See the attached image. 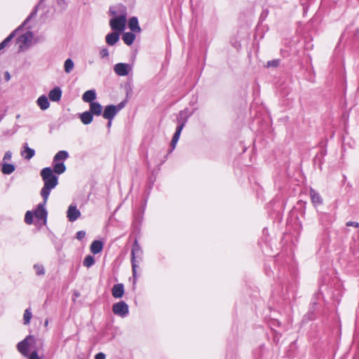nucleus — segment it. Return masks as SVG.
<instances>
[{
    "mask_svg": "<svg viewBox=\"0 0 359 359\" xmlns=\"http://www.w3.org/2000/svg\"><path fill=\"white\" fill-rule=\"evenodd\" d=\"M74 67V61L71 58H68L65 61L64 69L67 74H69Z\"/></svg>",
    "mask_w": 359,
    "mask_h": 359,
    "instance_id": "35",
    "label": "nucleus"
},
{
    "mask_svg": "<svg viewBox=\"0 0 359 359\" xmlns=\"http://www.w3.org/2000/svg\"><path fill=\"white\" fill-rule=\"evenodd\" d=\"M126 102V100L122 101L120 103H118L117 105H115V107L117 109V113H118V111L120 110H121L125 107Z\"/></svg>",
    "mask_w": 359,
    "mask_h": 359,
    "instance_id": "46",
    "label": "nucleus"
},
{
    "mask_svg": "<svg viewBox=\"0 0 359 359\" xmlns=\"http://www.w3.org/2000/svg\"><path fill=\"white\" fill-rule=\"evenodd\" d=\"M269 10L268 8H263L261 14H260V16H259V21L260 22H263L266 20V18H267L268 15H269Z\"/></svg>",
    "mask_w": 359,
    "mask_h": 359,
    "instance_id": "41",
    "label": "nucleus"
},
{
    "mask_svg": "<svg viewBox=\"0 0 359 359\" xmlns=\"http://www.w3.org/2000/svg\"><path fill=\"white\" fill-rule=\"evenodd\" d=\"M81 215V211L77 208L74 203H72L68 207L67 211V217L70 222L77 220Z\"/></svg>",
    "mask_w": 359,
    "mask_h": 359,
    "instance_id": "11",
    "label": "nucleus"
},
{
    "mask_svg": "<svg viewBox=\"0 0 359 359\" xmlns=\"http://www.w3.org/2000/svg\"><path fill=\"white\" fill-rule=\"evenodd\" d=\"M124 292V285L123 283L115 284L111 288V294L115 299L122 298Z\"/></svg>",
    "mask_w": 359,
    "mask_h": 359,
    "instance_id": "17",
    "label": "nucleus"
},
{
    "mask_svg": "<svg viewBox=\"0 0 359 359\" xmlns=\"http://www.w3.org/2000/svg\"><path fill=\"white\" fill-rule=\"evenodd\" d=\"M102 249L103 243L100 240L93 241L90 247V252L94 255L101 252Z\"/></svg>",
    "mask_w": 359,
    "mask_h": 359,
    "instance_id": "27",
    "label": "nucleus"
},
{
    "mask_svg": "<svg viewBox=\"0 0 359 359\" xmlns=\"http://www.w3.org/2000/svg\"><path fill=\"white\" fill-rule=\"evenodd\" d=\"M134 33L135 32H125L123 34L122 39L126 45L130 46L133 43V42L135 39V34Z\"/></svg>",
    "mask_w": 359,
    "mask_h": 359,
    "instance_id": "31",
    "label": "nucleus"
},
{
    "mask_svg": "<svg viewBox=\"0 0 359 359\" xmlns=\"http://www.w3.org/2000/svg\"><path fill=\"white\" fill-rule=\"evenodd\" d=\"M45 1L46 0H39V3L34 6L32 12L22 22V25H26L33 18L36 16L37 13L40 8H43L45 7Z\"/></svg>",
    "mask_w": 359,
    "mask_h": 359,
    "instance_id": "15",
    "label": "nucleus"
},
{
    "mask_svg": "<svg viewBox=\"0 0 359 359\" xmlns=\"http://www.w3.org/2000/svg\"><path fill=\"white\" fill-rule=\"evenodd\" d=\"M47 203V201H44L43 199V202L39 203L34 212V216L41 220H44L46 222L47 220V216H48V212L46 209L45 208V205Z\"/></svg>",
    "mask_w": 359,
    "mask_h": 359,
    "instance_id": "12",
    "label": "nucleus"
},
{
    "mask_svg": "<svg viewBox=\"0 0 359 359\" xmlns=\"http://www.w3.org/2000/svg\"><path fill=\"white\" fill-rule=\"evenodd\" d=\"M25 25H22V23L14 31H13L5 39L0 43V47L4 49L10 43L12 39L15 36L16 33L22 29Z\"/></svg>",
    "mask_w": 359,
    "mask_h": 359,
    "instance_id": "22",
    "label": "nucleus"
},
{
    "mask_svg": "<svg viewBox=\"0 0 359 359\" xmlns=\"http://www.w3.org/2000/svg\"><path fill=\"white\" fill-rule=\"evenodd\" d=\"M62 91L59 86L55 87L48 94L49 99L53 102H59L62 97Z\"/></svg>",
    "mask_w": 359,
    "mask_h": 359,
    "instance_id": "19",
    "label": "nucleus"
},
{
    "mask_svg": "<svg viewBox=\"0 0 359 359\" xmlns=\"http://www.w3.org/2000/svg\"><path fill=\"white\" fill-rule=\"evenodd\" d=\"M120 34V32L114 31L109 33L105 37L106 43L109 46L115 45L119 40Z\"/></svg>",
    "mask_w": 359,
    "mask_h": 359,
    "instance_id": "21",
    "label": "nucleus"
},
{
    "mask_svg": "<svg viewBox=\"0 0 359 359\" xmlns=\"http://www.w3.org/2000/svg\"><path fill=\"white\" fill-rule=\"evenodd\" d=\"M264 269L265 274L267 276L271 277V276H273L274 273H273V270L271 269V265H269V264H267V263L264 264Z\"/></svg>",
    "mask_w": 359,
    "mask_h": 359,
    "instance_id": "40",
    "label": "nucleus"
},
{
    "mask_svg": "<svg viewBox=\"0 0 359 359\" xmlns=\"http://www.w3.org/2000/svg\"><path fill=\"white\" fill-rule=\"evenodd\" d=\"M94 359H106V355L102 352H99L95 354Z\"/></svg>",
    "mask_w": 359,
    "mask_h": 359,
    "instance_id": "47",
    "label": "nucleus"
},
{
    "mask_svg": "<svg viewBox=\"0 0 359 359\" xmlns=\"http://www.w3.org/2000/svg\"><path fill=\"white\" fill-rule=\"evenodd\" d=\"M69 157V154L67 151L62 150L58 151L53 157V161H65Z\"/></svg>",
    "mask_w": 359,
    "mask_h": 359,
    "instance_id": "34",
    "label": "nucleus"
},
{
    "mask_svg": "<svg viewBox=\"0 0 359 359\" xmlns=\"http://www.w3.org/2000/svg\"><path fill=\"white\" fill-rule=\"evenodd\" d=\"M128 27L131 32L139 33L141 32V27L139 25L138 19L137 17H132L128 21Z\"/></svg>",
    "mask_w": 359,
    "mask_h": 359,
    "instance_id": "24",
    "label": "nucleus"
},
{
    "mask_svg": "<svg viewBox=\"0 0 359 359\" xmlns=\"http://www.w3.org/2000/svg\"><path fill=\"white\" fill-rule=\"evenodd\" d=\"M31 337V336H27L26 338H25L22 341H20L18 345L17 348L18 351L24 356H28L29 355V338Z\"/></svg>",
    "mask_w": 359,
    "mask_h": 359,
    "instance_id": "16",
    "label": "nucleus"
},
{
    "mask_svg": "<svg viewBox=\"0 0 359 359\" xmlns=\"http://www.w3.org/2000/svg\"><path fill=\"white\" fill-rule=\"evenodd\" d=\"M183 130V128L177 126L175 132L172 136L171 142H170V149L168 151V154L172 152V151L175 149L176 144L180 139L181 133Z\"/></svg>",
    "mask_w": 359,
    "mask_h": 359,
    "instance_id": "18",
    "label": "nucleus"
},
{
    "mask_svg": "<svg viewBox=\"0 0 359 359\" xmlns=\"http://www.w3.org/2000/svg\"><path fill=\"white\" fill-rule=\"evenodd\" d=\"M57 4L65 8L66 6L65 0H57Z\"/></svg>",
    "mask_w": 359,
    "mask_h": 359,
    "instance_id": "51",
    "label": "nucleus"
},
{
    "mask_svg": "<svg viewBox=\"0 0 359 359\" xmlns=\"http://www.w3.org/2000/svg\"><path fill=\"white\" fill-rule=\"evenodd\" d=\"M280 63V60H269L267 62V66L268 67H278V65Z\"/></svg>",
    "mask_w": 359,
    "mask_h": 359,
    "instance_id": "43",
    "label": "nucleus"
},
{
    "mask_svg": "<svg viewBox=\"0 0 359 359\" xmlns=\"http://www.w3.org/2000/svg\"><path fill=\"white\" fill-rule=\"evenodd\" d=\"M89 111L91 112V114L93 116H99L101 114H102V109L103 107L102 104L98 102H93L89 104Z\"/></svg>",
    "mask_w": 359,
    "mask_h": 359,
    "instance_id": "20",
    "label": "nucleus"
},
{
    "mask_svg": "<svg viewBox=\"0 0 359 359\" xmlns=\"http://www.w3.org/2000/svg\"><path fill=\"white\" fill-rule=\"evenodd\" d=\"M29 359H40L36 351H34L29 355Z\"/></svg>",
    "mask_w": 359,
    "mask_h": 359,
    "instance_id": "48",
    "label": "nucleus"
},
{
    "mask_svg": "<svg viewBox=\"0 0 359 359\" xmlns=\"http://www.w3.org/2000/svg\"><path fill=\"white\" fill-rule=\"evenodd\" d=\"M32 317V313L31 308L26 309L25 311L24 315H23L24 324L25 325L29 324Z\"/></svg>",
    "mask_w": 359,
    "mask_h": 359,
    "instance_id": "37",
    "label": "nucleus"
},
{
    "mask_svg": "<svg viewBox=\"0 0 359 359\" xmlns=\"http://www.w3.org/2000/svg\"><path fill=\"white\" fill-rule=\"evenodd\" d=\"M66 165L63 162L53 161V172L57 175H61L66 171Z\"/></svg>",
    "mask_w": 359,
    "mask_h": 359,
    "instance_id": "26",
    "label": "nucleus"
},
{
    "mask_svg": "<svg viewBox=\"0 0 359 359\" xmlns=\"http://www.w3.org/2000/svg\"><path fill=\"white\" fill-rule=\"evenodd\" d=\"M112 312L116 316L125 318L129 314V306L124 301H120L112 305Z\"/></svg>",
    "mask_w": 359,
    "mask_h": 359,
    "instance_id": "8",
    "label": "nucleus"
},
{
    "mask_svg": "<svg viewBox=\"0 0 359 359\" xmlns=\"http://www.w3.org/2000/svg\"><path fill=\"white\" fill-rule=\"evenodd\" d=\"M37 105L39 108L44 111L49 108L50 102L48 97L45 95H42L36 100Z\"/></svg>",
    "mask_w": 359,
    "mask_h": 359,
    "instance_id": "28",
    "label": "nucleus"
},
{
    "mask_svg": "<svg viewBox=\"0 0 359 359\" xmlns=\"http://www.w3.org/2000/svg\"><path fill=\"white\" fill-rule=\"evenodd\" d=\"M34 215L29 210L27 211L25 215V222L27 224H32L33 223Z\"/></svg>",
    "mask_w": 359,
    "mask_h": 359,
    "instance_id": "39",
    "label": "nucleus"
},
{
    "mask_svg": "<svg viewBox=\"0 0 359 359\" xmlns=\"http://www.w3.org/2000/svg\"><path fill=\"white\" fill-rule=\"evenodd\" d=\"M323 163L320 161V168L321 169V165H322Z\"/></svg>",
    "mask_w": 359,
    "mask_h": 359,
    "instance_id": "56",
    "label": "nucleus"
},
{
    "mask_svg": "<svg viewBox=\"0 0 359 359\" xmlns=\"http://www.w3.org/2000/svg\"><path fill=\"white\" fill-rule=\"evenodd\" d=\"M111 121H108V123H107V128H110L111 126Z\"/></svg>",
    "mask_w": 359,
    "mask_h": 359,
    "instance_id": "53",
    "label": "nucleus"
},
{
    "mask_svg": "<svg viewBox=\"0 0 359 359\" xmlns=\"http://www.w3.org/2000/svg\"><path fill=\"white\" fill-rule=\"evenodd\" d=\"M267 229L266 228L263 229V232L266 233Z\"/></svg>",
    "mask_w": 359,
    "mask_h": 359,
    "instance_id": "54",
    "label": "nucleus"
},
{
    "mask_svg": "<svg viewBox=\"0 0 359 359\" xmlns=\"http://www.w3.org/2000/svg\"><path fill=\"white\" fill-rule=\"evenodd\" d=\"M33 33L31 31H27L25 34L20 36L17 41L19 43H22L25 45L28 44L29 42H31L32 38H33Z\"/></svg>",
    "mask_w": 359,
    "mask_h": 359,
    "instance_id": "29",
    "label": "nucleus"
},
{
    "mask_svg": "<svg viewBox=\"0 0 359 359\" xmlns=\"http://www.w3.org/2000/svg\"><path fill=\"white\" fill-rule=\"evenodd\" d=\"M2 50V48L0 47V51Z\"/></svg>",
    "mask_w": 359,
    "mask_h": 359,
    "instance_id": "59",
    "label": "nucleus"
},
{
    "mask_svg": "<svg viewBox=\"0 0 359 359\" xmlns=\"http://www.w3.org/2000/svg\"><path fill=\"white\" fill-rule=\"evenodd\" d=\"M266 348L264 344L260 345L257 348L253 351L255 359H262L266 353Z\"/></svg>",
    "mask_w": 359,
    "mask_h": 359,
    "instance_id": "32",
    "label": "nucleus"
},
{
    "mask_svg": "<svg viewBox=\"0 0 359 359\" xmlns=\"http://www.w3.org/2000/svg\"><path fill=\"white\" fill-rule=\"evenodd\" d=\"M117 114V109L115 105L109 104L105 107L102 113V116L108 121H112Z\"/></svg>",
    "mask_w": 359,
    "mask_h": 359,
    "instance_id": "14",
    "label": "nucleus"
},
{
    "mask_svg": "<svg viewBox=\"0 0 359 359\" xmlns=\"http://www.w3.org/2000/svg\"><path fill=\"white\" fill-rule=\"evenodd\" d=\"M326 154H327V150L326 149H325V150L321 151L322 157H324Z\"/></svg>",
    "mask_w": 359,
    "mask_h": 359,
    "instance_id": "52",
    "label": "nucleus"
},
{
    "mask_svg": "<svg viewBox=\"0 0 359 359\" xmlns=\"http://www.w3.org/2000/svg\"><path fill=\"white\" fill-rule=\"evenodd\" d=\"M40 175L43 181V187L40 194L44 201H48L50 191L58 184V177L53 172L50 167H46L41 170Z\"/></svg>",
    "mask_w": 359,
    "mask_h": 359,
    "instance_id": "4",
    "label": "nucleus"
},
{
    "mask_svg": "<svg viewBox=\"0 0 359 359\" xmlns=\"http://www.w3.org/2000/svg\"><path fill=\"white\" fill-rule=\"evenodd\" d=\"M147 197L144 199L141 206L133 212V226L135 231L140 232L144 220V215L147 207Z\"/></svg>",
    "mask_w": 359,
    "mask_h": 359,
    "instance_id": "7",
    "label": "nucleus"
},
{
    "mask_svg": "<svg viewBox=\"0 0 359 359\" xmlns=\"http://www.w3.org/2000/svg\"><path fill=\"white\" fill-rule=\"evenodd\" d=\"M34 269L37 276H40L45 274V269L42 264H35L34 265Z\"/></svg>",
    "mask_w": 359,
    "mask_h": 359,
    "instance_id": "38",
    "label": "nucleus"
},
{
    "mask_svg": "<svg viewBox=\"0 0 359 359\" xmlns=\"http://www.w3.org/2000/svg\"><path fill=\"white\" fill-rule=\"evenodd\" d=\"M143 250L139 244L137 239L135 238L132 245L130 253L133 285L136 284L137 280V269L140 268V264L143 260Z\"/></svg>",
    "mask_w": 359,
    "mask_h": 359,
    "instance_id": "5",
    "label": "nucleus"
},
{
    "mask_svg": "<svg viewBox=\"0 0 359 359\" xmlns=\"http://www.w3.org/2000/svg\"><path fill=\"white\" fill-rule=\"evenodd\" d=\"M21 155L26 160H30L35 155V150L29 147L27 143H25L23 146V150L21 151Z\"/></svg>",
    "mask_w": 359,
    "mask_h": 359,
    "instance_id": "25",
    "label": "nucleus"
},
{
    "mask_svg": "<svg viewBox=\"0 0 359 359\" xmlns=\"http://www.w3.org/2000/svg\"><path fill=\"white\" fill-rule=\"evenodd\" d=\"M151 188H152V185H150V186H149V189H151Z\"/></svg>",
    "mask_w": 359,
    "mask_h": 359,
    "instance_id": "57",
    "label": "nucleus"
},
{
    "mask_svg": "<svg viewBox=\"0 0 359 359\" xmlns=\"http://www.w3.org/2000/svg\"><path fill=\"white\" fill-rule=\"evenodd\" d=\"M267 229L266 228L263 229V232L266 233Z\"/></svg>",
    "mask_w": 359,
    "mask_h": 359,
    "instance_id": "55",
    "label": "nucleus"
},
{
    "mask_svg": "<svg viewBox=\"0 0 359 359\" xmlns=\"http://www.w3.org/2000/svg\"><path fill=\"white\" fill-rule=\"evenodd\" d=\"M79 118L84 125H88L93 121V115L89 111H86L81 114Z\"/></svg>",
    "mask_w": 359,
    "mask_h": 359,
    "instance_id": "30",
    "label": "nucleus"
},
{
    "mask_svg": "<svg viewBox=\"0 0 359 359\" xmlns=\"http://www.w3.org/2000/svg\"><path fill=\"white\" fill-rule=\"evenodd\" d=\"M277 268L273 295L280 296L285 300L294 298L298 285V273L295 263L291 262L287 265L283 264L278 257L273 260Z\"/></svg>",
    "mask_w": 359,
    "mask_h": 359,
    "instance_id": "1",
    "label": "nucleus"
},
{
    "mask_svg": "<svg viewBox=\"0 0 359 359\" xmlns=\"http://www.w3.org/2000/svg\"><path fill=\"white\" fill-rule=\"evenodd\" d=\"M86 236V231H79L76 233V238L79 241L82 240Z\"/></svg>",
    "mask_w": 359,
    "mask_h": 359,
    "instance_id": "45",
    "label": "nucleus"
},
{
    "mask_svg": "<svg viewBox=\"0 0 359 359\" xmlns=\"http://www.w3.org/2000/svg\"><path fill=\"white\" fill-rule=\"evenodd\" d=\"M95 260L93 256L92 255H87L83 259V264L84 266L87 268L91 267L93 265L95 264Z\"/></svg>",
    "mask_w": 359,
    "mask_h": 359,
    "instance_id": "36",
    "label": "nucleus"
},
{
    "mask_svg": "<svg viewBox=\"0 0 359 359\" xmlns=\"http://www.w3.org/2000/svg\"><path fill=\"white\" fill-rule=\"evenodd\" d=\"M132 70L133 65L128 63L119 62L114 67V72L120 76H127Z\"/></svg>",
    "mask_w": 359,
    "mask_h": 359,
    "instance_id": "9",
    "label": "nucleus"
},
{
    "mask_svg": "<svg viewBox=\"0 0 359 359\" xmlns=\"http://www.w3.org/2000/svg\"><path fill=\"white\" fill-rule=\"evenodd\" d=\"M45 324H46V325H48V320L46 321Z\"/></svg>",
    "mask_w": 359,
    "mask_h": 359,
    "instance_id": "58",
    "label": "nucleus"
},
{
    "mask_svg": "<svg viewBox=\"0 0 359 359\" xmlns=\"http://www.w3.org/2000/svg\"><path fill=\"white\" fill-rule=\"evenodd\" d=\"M109 55V50L107 48H102L100 51V56L101 58L107 57Z\"/></svg>",
    "mask_w": 359,
    "mask_h": 359,
    "instance_id": "42",
    "label": "nucleus"
},
{
    "mask_svg": "<svg viewBox=\"0 0 359 359\" xmlns=\"http://www.w3.org/2000/svg\"><path fill=\"white\" fill-rule=\"evenodd\" d=\"M193 111L190 112L187 108L181 110L177 116V123L178 127L184 128L189 118L192 116Z\"/></svg>",
    "mask_w": 359,
    "mask_h": 359,
    "instance_id": "10",
    "label": "nucleus"
},
{
    "mask_svg": "<svg viewBox=\"0 0 359 359\" xmlns=\"http://www.w3.org/2000/svg\"><path fill=\"white\" fill-rule=\"evenodd\" d=\"M109 14L114 18L110 19L109 25L114 32L121 33L127 22V8L122 4L109 8Z\"/></svg>",
    "mask_w": 359,
    "mask_h": 359,
    "instance_id": "3",
    "label": "nucleus"
},
{
    "mask_svg": "<svg viewBox=\"0 0 359 359\" xmlns=\"http://www.w3.org/2000/svg\"><path fill=\"white\" fill-rule=\"evenodd\" d=\"M309 196L311 198V203L314 208L317 210L318 208L323 205V198L320 196V194L317 192L313 188H311L309 190Z\"/></svg>",
    "mask_w": 359,
    "mask_h": 359,
    "instance_id": "13",
    "label": "nucleus"
},
{
    "mask_svg": "<svg viewBox=\"0 0 359 359\" xmlns=\"http://www.w3.org/2000/svg\"><path fill=\"white\" fill-rule=\"evenodd\" d=\"M323 297V294L319 290L316 292L312 299L310 304V306L309 311L306 313H305L302 318V323H306L310 320L315 319L318 313L320 312V305L318 302Z\"/></svg>",
    "mask_w": 359,
    "mask_h": 359,
    "instance_id": "6",
    "label": "nucleus"
},
{
    "mask_svg": "<svg viewBox=\"0 0 359 359\" xmlns=\"http://www.w3.org/2000/svg\"><path fill=\"white\" fill-rule=\"evenodd\" d=\"M318 221L322 231L318 236L317 241L320 245L326 246L330 242V229L336 219L335 214L318 211Z\"/></svg>",
    "mask_w": 359,
    "mask_h": 359,
    "instance_id": "2",
    "label": "nucleus"
},
{
    "mask_svg": "<svg viewBox=\"0 0 359 359\" xmlns=\"http://www.w3.org/2000/svg\"><path fill=\"white\" fill-rule=\"evenodd\" d=\"M15 170V167L12 163H4L2 164L1 172L4 175H11Z\"/></svg>",
    "mask_w": 359,
    "mask_h": 359,
    "instance_id": "33",
    "label": "nucleus"
},
{
    "mask_svg": "<svg viewBox=\"0 0 359 359\" xmlns=\"http://www.w3.org/2000/svg\"><path fill=\"white\" fill-rule=\"evenodd\" d=\"M12 157V153L11 151H8L5 153L3 161L6 162L11 159Z\"/></svg>",
    "mask_w": 359,
    "mask_h": 359,
    "instance_id": "44",
    "label": "nucleus"
},
{
    "mask_svg": "<svg viewBox=\"0 0 359 359\" xmlns=\"http://www.w3.org/2000/svg\"><path fill=\"white\" fill-rule=\"evenodd\" d=\"M11 77V74H10V73H9L8 72H6L4 73V79H5V80H6V81H10Z\"/></svg>",
    "mask_w": 359,
    "mask_h": 359,
    "instance_id": "50",
    "label": "nucleus"
},
{
    "mask_svg": "<svg viewBox=\"0 0 359 359\" xmlns=\"http://www.w3.org/2000/svg\"><path fill=\"white\" fill-rule=\"evenodd\" d=\"M96 91L94 89L86 91L82 95V100L84 102L91 103L96 99Z\"/></svg>",
    "mask_w": 359,
    "mask_h": 359,
    "instance_id": "23",
    "label": "nucleus"
},
{
    "mask_svg": "<svg viewBox=\"0 0 359 359\" xmlns=\"http://www.w3.org/2000/svg\"><path fill=\"white\" fill-rule=\"evenodd\" d=\"M346 225L347 226H354V227H356V228L359 227V223L356 222H351V221L347 222Z\"/></svg>",
    "mask_w": 359,
    "mask_h": 359,
    "instance_id": "49",
    "label": "nucleus"
}]
</instances>
